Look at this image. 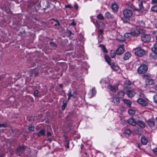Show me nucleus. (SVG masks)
I'll list each match as a JSON object with an SVG mask.
<instances>
[{
    "label": "nucleus",
    "mask_w": 157,
    "mask_h": 157,
    "mask_svg": "<svg viewBox=\"0 0 157 157\" xmlns=\"http://www.w3.org/2000/svg\"><path fill=\"white\" fill-rule=\"evenodd\" d=\"M123 13L124 18L122 19V20L124 22H128L129 20V18L131 17L133 14L132 11L128 9H125L124 10Z\"/></svg>",
    "instance_id": "1"
},
{
    "label": "nucleus",
    "mask_w": 157,
    "mask_h": 157,
    "mask_svg": "<svg viewBox=\"0 0 157 157\" xmlns=\"http://www.w3.org/2000/svg\"><path fill=\"white\" fill-rule=\"evenodd\" d=\"M143 63L140 64L137 70V72L140 74H143L146 73L147 71L148 67L147 65Z\"/></svg>",
    "instance_id": "2"
},
{
    "label": "nucleus",
    "mask_w": 157,
    "mask_h": 157,
    "mask_svg": "<svg viewBox=\"0 0 157 157\" xmlns=\"http://www.w3.org/2000/svg\"><path fill=\"white\" fill-rule=\"evenodd\" d=\"M135 55L141 57L145 55L147 53L146 51L142 49L141 47H138L135 50Z\"/></svg>",
    "instance_id": "3"
},
{
    "label": "nucleus",
    "mask_w": 157,
    "mask_h": 157,
    "mask_svg": "<svg viewBox=\"0 0 157 157\" xmlns=\"http://www.w3.org/2000/svg\"><path fill=\"white\" fill-rule=\"evenodd\" d=\"M144 78L145 79L146 84V85H152L154 83V80L149 78L147 75H144Z\"/></svg>",
    "instance_id": "4"
},
{
    "label": "nucleus",
    "mask_w": 157,
    "mask_h": 157,
    "mask_svg": "<svg viewBox=\"0 0 157 157\" xmlns=\"http://www.w3.org/2000/svg\"><path fill=\"white\" fill-rule=\"evenodd\" d=\"M151 37L150 35L145 34L141 36V40L144 42H147L150 41Z\"/></svg>",
    "instance_id": "5"
},
{
    "label": "nucleus",
    "mask_w": 157,
    "mask_h": 157,
    "mask_svg": "<svg viewBox=\"0 0 157 157\" xmlns=\"http://www.w3.org/2000/svg\"><path fill=\"white\" fill-rule=\"evenodd\" d=\"M124 45H120L118 48L116 50V54L118 55L122 54L124 51V48L123 47Z\"/></svg>",
    "instance_id": "6"
},
{
    "label": "nucleus",
    "mask_w": 157,
    "mask_h": 157,
    "mask_svg": "<svg viewBox=\"0 0 157 157\" xmlns=\"http://www.w3.org/2000/svg\"><path fill=\"white\" fill-rule=\"evenodd\" d=\"M124 86L127 88H131L133 86V83L129 80H126L124 83Z\"/></svg>",
    "instance_id": "7"
},
{
    "label": "nucleus",
    "mask_w": 157,
    "mask_h": 157,
    "mask_svg": "<svg viewBox=\"0 0 157 157\" xmlns=\"http://www.w3.org/2000/svg\"><path fill=\"white\" fill-rule=\"evenodd\" d=\"M126 6L128 8L132 9L134 11L139 12L140 10L136 8L134 5L131 2H127L126 3Z\"/></svg>",
    "instance_id": "8"
},
{
    "label": "nucleus",
    "mask_w": 157,
    "mask_h": 157,
    "mask_svg": "<svg viewBox=\"0 0 157 157\" xmlns=\"http://www.w3.org/2000/svg\"><path fill=\"white\" fill-rule=\"evenodd\" d=\"M137 101L138 103L143 106H145L147 104V101L142 98L138 99Z\"/></svg>",
    "instance_id": "9"
},
{
    "label": "nucleus",
    "mask_w": 157,
    "mask_h": 157,
    "mask_svg": "<svg viewBox=\"0 0 157 157\" xmlns=\"http://www.w3.org/2000/svg\"><path fill=\"white\" fill-rule=\"evenodd\" d=\"M111 68L115 71H117L120 69V67L114 63H112L109 65Z\"/></svg>",
    "instance_id": "10"
},
{
    "label": "nucleus",
    "mask_w": 157,
    "mask_h": 157,
    "mask_svg": "<svg viewBox=\"0 0 157 157\" xmlns=\"http://www.w3.org/2000/svg\"><path fill=\"white\" fill-rule=\"evenodd\" d=\"M128 122L130 124L133 126H136L137 123L134 119L133 118H129L128 120Z\"/></svg>",
    "instance_id": "11"
},
{
    "label": "nucleus",
    "mask_w": 157,
    "mask_h": 157,
    "mask_svg": "<svg viewBox=\"0 0 157 157\" xmlns=\"http://www.w3.org/2000/svg\"><path fill=\"white\" fill-rule=\"evenodd\" d=\"M74 94L73 93L72 94L71 91V90H69L68 94H67L68 96V100H69L71 97H73L74 98H75L77 97L76 94L75 93V92H74Z\"/></svg>",
    "instance_id": "12"
},
{
    "label": "nucleus",
    "mask_w": 157,
    "mask_h": 157,
    "mask_svg": "<svg viewBox=\"0 0 157 157\" xmlns=\"http://www.w3.org/2000/svg\"><path fill=\"white\" fill-rule=\"evenodd\" d=\"M147 123L148 125L151 127H153L155 126V122L154 120L153 119H149L147 121Z\"/></svg>",
    "instance_id": "13"
},
{
    "label": "nucleus",
    "mask_w": 157,
    "mask_h": 157,
    "mask_svg": "<svg viewBox=\"0 0 157 157\" xmlns=\"http://www.w3.org/2000/svg\"><path fill=\"white\" fill-rule=\"evenodd\" d=\"M25 149V147L24 146H21L17 148L16 151V152L19 154H21L23 152Z\"/></svg>",
    "instance_id": "14"
},
{
    "label": "nucleus",
    "mask_w": 157,
    "mask_h": 157,
    "mask_svg": "<svg viewBox=\"0 0 157 157\" xmlns=\"http://www.w3.org/2000/svg\"><path fill=\"white\" fill-rule=\"evenodd\" d=\"M131 56V54L129 52L125 53L124 55L123 59L124 60L129 59Z\"/></svg>",
    "instance_id": "15"
},
{
    "label": "nucleus",
    "mask_w": 157,
    "mask_h": 157,
    "mask_svg": "<svg viewBox=\"0 0 157 157\" xmlns=\"http://www.w3.org/2000/svg\"><path fill=\"white\" fill-rule=\"evenodd\" d=\"M105 16L107 19H112L114 18V16L109 12H107L105 14Z\"/></svg>",
    "instance_id": "16"
},
{
    "label": "nucleus",
    "mask_w": 157,
    "mask_h": 157,
    "mask_svg": "<svg viewBox=\"0 0 157 157\" xmlns=\"http://www.w3.org/2000/svg\"><path fill=\"white\" fill-rule=\"evenodd\" d=\"M136 93L133 91L128 90L127 91V94L130 98L133 97L135 95Z\"/></svg>",
    "instance_id": "17"
},
{
    "label": "nucleus",
    "mask_w": 157,
    "mask_h": 157,
    "mask_svg": "<svg viewBox=\"0 0 157 157\" xmlns=\"http://www.w3.org/2000/svg\"><path fill=\"white\" fill-rule=\"evenodd\" d=\"M141 141L142 144L143 145H146L147 144L148 140L144 136H143L141 138Z\"/></svg>",
    "instance_id": "18"
},
{
    "label": "nucleus",
    "mask_w": 157,
    "mask_h": 157,
    "mask_svg": "<svg viewBox=\"0 0 157 157\" xmlns=\"http://www.w3.org/2000/svg\"><path fill=\"white\" fill-rule=\"evenodd\" d=\"M107 87L111 91L113 92H115L116 90L118 89V86H117L113 87L110 85H108L107 86Z\"/></svg>",
    "instance_id": "19"
},
{
    "label": "nucleus",
    "mask_w": 157,
    "mask_h": 157,
    "mask_svg": "<svg viewBox=\"0 0 157 157\" xmlns=\"http://www.w3.org/2000/svg\"><path fill=\"white\" fill-rule=\"evenodd\" d=\"M137 123L138 125L142 128H144L145 126V123L141 121H138Z\"/></svg>",
    "instance_id": "20"
},
{
    "label": "nucleus",
    "mask_w": 157,
    "mask_h": 157,
    "mask_svg": "<svg viewBox=\"0 0 157 157\" xmlns=\"http://www.w3.org/2000/svg\"><path fill=\"white\" fill-rule=\"evenodd\" d=\"M132 133L131 131L128 129L125 130L124 135L126 137H128Z\"/></svg>",
    "instance_id": "21"
},
{
    "label": "nucleus",
    "mask_w": 157,
    "mask_h": 157,
    "mask_svg": "<svg viewBox=\"0 0 157 157\" xmlns=\"http://www.w3.org/2000/svg\"><path fill=\"white\" fill-rule=\"evenodd\" d=\"M112 9L114 11H117L118 10V6L117 4L114 3L112 5Z\"/></svg>",
    "instance_id": "22"
},
{
    "label": "nucleus",
    "mask_w": 157,
    "mask_h": 157,
    "mask_svg": "<svg viewBox=\"0 0 157 157\" xmlns=\"http://www.w3.org/2000/svg\"><path fill=\"white\" fill-rule=\"evenodd\" d=\"M112 102L115 104H118L120 102L119 99L117 97H113V98Z\"/></svg>",
    "instance_id": "23"
},
{
    "label": "nucleus",
    "mask_w": 157,
    "mask_h": 157,
    "mask_svg": "<svg viewBox=\"0 0 157 157\" xmlns=\"http://www.w3.org/2000/svg\"><path fill=\"white\" fill-rule=\"evenodd\" d=\"M45 130L44 129H42L40 132L37 133V135L39 137H40L41 136L43 135H45Z\"/></svg>",
    "instance_id": "24"
},
{
    "label": "nucleus",
    "mask_w": 157,
    "mask_h": 157,
    "mask_svg": "<svg viewBox=\"0 0 157 157\" xmlns=\"http://www.w3.org/2000/svg\"><path fill=\"white\" fill-rule=\"evenodd\" d=\"M123 101L127 105L128 107H130L132 103L131 101L129 100L125 99H123Z\"/></svg>",
    "instance_id": "25"
},
{
    "label": "nucleus",
    "mask_w": 157,
    "mask_h": 157,
    "mask_svg": "<svg viewBox=\"0 0 157 157\" xmlns=\"http://www.w3.org/2000/svg\"><path fill=\"white\" fill-rule=\"evenodd\" d=\"M149 56L151 58L154 59H157V53L155 52L150 53Z\"/></svg>",
    "instance_id": "26"
},
{
    "label": "nucleus",
    "mask_w": 157,
    "mask_h": 157,
    "mask_svg": "<svg viewBox=\"0 0 157 157\" xmlns=\"http://www.w3.org/2000/svg\"><path fill=\"white\" fill-rule=\"evenodd\" d=\"M143 1H138V5L139 7L140 11V9L141 10H143L144 9V7L143 6Z\"/></svg>",
    "instance_id": "27"
},
{
    "label": "nucleus",
    "mask_w": 157,
    "mask_h": 157,
    "mask_svg": "<svg viewBox=\"0 0 157 157\" xmlns=\"http://www.w3.org/2000/svg\"><path fill=\"white\" fill-rule=\"evenodd\" d=\"M105 61L107 62L109 65L111 64V63H110L111 59L107 55H105Z\"/></svg>",
    "instance_id": "28"
},
{
    "label": "nucleus",
    "mask_w": 157,
    "mask_h": 157,
    "mask_svg": "<svg viewBox=\"0 0 157 157\" xmlns=\"http://www.w3.org/2000/svg\"><path fill=\"white\" fill-rule=\"evenodd\" d=\"M133 35L132 33H126L124 34V37L129 38L131 37Z\"/></svg>",
    "instance_id": "29"
},
{
    "label": "nucleus",
    "mask_w": 157,
    "mask_h": 157,
    "mask_svg": "<svg viewBox=\"0 0 157 157\" xmlns=\"http://www.w3.org/2000/svg\"><path fill=\"white\" fill-rule=\"evenodd\" d=\"M137 24L140 26L143 27H145V23L143 21H139L138 22Z\"/></svg>",
    "instance_id": "30"
},
{
    "label": "nucleus",
    "mask_w": 157,
    "mask_h": 157,
    "mask_svg": "<svg viewBox=\"0 0 157 157\" xmlns=\"http://www.w3.org/2000/svg\"><path fill=\"white\" fill-rule=\"evenodd\" d=\"M117 39L121 41H124L125 40V38L122 35H119L117 36Z\"/></svg>",
    "instance_id": "31"
},
{
    "label": "nucleus",
    "mask_w": 157,
    "mask_h": 157,
    "mask_svg": "<svg viewBox=\"0 0 157 157\" xmlns=\"http://www.w3.org/2000/svg\"><path fill=\"white\" fill-rule=\"evenodd\" d=\"M151 50L154 52H157V43L154 44L153 47L151 48Z\"/></svg>",
    "instance_id": "32"
},
{
    "label": "nucleus",
    "mask_w": 157,
    "mask_h": 157,
    "mask_svg": "<svg viewBox=\"0 0 157 157\" xmlns=\"http://www.w3.org/2000/svg\"><path fill=\"white\" fill-rule=\"evenodd\" d=\"M116 54V52H115L113 50L111 51L110 55L111 58H114L115 57Z\"/></svg>",
    "instance_id": "33"
},
{
    "label": "nucleus",
    "mask_w": 157,
    "mask_h": 157,
    "mask_svg": "<svg viewBox=\"0 0 157 157\" xmlns=\"http://www.w3.org/2000/svg\"><path fill=\"white\" fill-rule=\"evenodd\" d=\"M124 95V93L123 91H121L118 92L117 96L120 98H123Z\"/></svg>",
    "instance_id": "34"
},
{
    "label": "nucleus",
    "mask_w": 157,
    "mask_h": 157,
    "mask_svg": "<svg viewBox=\"0 0 157 157\" xmlns=\"http://www.w3.org/2000/svg\"><path fill=\"white\" fill-rule=\"evenodd\" d=\"M63 105L62 106V109L63 110L65 108L67 105V101L66 100H64L63 101Z\"/></svg>",
    "instance_id": "35"
},
{
    "label": "nucleus",
    "mask_w": 157,
    "mask_h": 157,
    "mask_svg": "<svg viewBox=\"0 0 157 157\" xmlns=\"http://www.w3.org/2000/svg\"><path fill=\"white\" fill-rule=\"evenodd\" d=\"M97 18L98 19L100 20H104V17L103 16V15L101 13L99 14L97 16Z\"/></svg>",
    "instance_id": "36"
},
{
    "label": "nucleus",
    "mask_w": 157,
    "mask_h": 157,
    "mask_svg": "<svg viewBox=\"0 0 157 157\" xmlns=\"http://www.w3.org/2000/svg\"><path fill=\"white\" fill-rule=\"evenodd\" d=\"M65 142L66 144H67L66 147L67 148H68L69 147V142L66 136H65Z\"/></svg>",
    "instance_id": "37"
},
{
    "label": "nucleus",
    "mask_w": 157,
    "mask_h": 157,
    "mask_svg": "<svg viewBox=\"0 0 157 157\" xmlns=\"http://www.w3.org/2000/svg\"><path fill=\"white\" fill-rule=\"evenodd\" d=\"M92 95L93 96H94L96 93V91L95 88H93L91 91Z\"/></svg>",
    "instance_id": "38"
},
{
    "label": "nucleus",
    "mask_w": 157,
    "mask_h": 157,
    "mask_svg": "<svg viewBox=\"0 0 157 157\" xmlns=\"http://www.w3.org/2000/svg\"><path fill=\"white\" fill-rule=\"evenodd\" d=\"M98 24L102 28H105V24L102 22H99L98 23Z\"/></svg>",
    "instance_id": "39"
},
{
    "label": "nucleus",
    "mask_w": 157,
    "mask_h": 157,
    "mask_svg": "<svg viewBox=\"0 0 157 157\" xmlns=\"http://www.w3.org/2000/svg\"><path fill=\"white\" fill-rule=\"evenodd\" d=\"M151 9L152 11L157 13V5L152 6Z\"/></svg>",
    "instance_id": "40"
},
{
    "label": "nucleus",
    "mask_w": 157,
    "mask_h": 157,
    "mask_svg": "<svg viewBox=\"0 0 157 157\" xmlns=\"http://www.w3.org/2000/svg\"><path fill=\"white\" fill-rule=\"evenodd\" d=\"M28 129L29 130H31V131H33L34 130V126L31 124H29V126Z\"/></svg>",
    "instance_id": "41"
},
{
    "label": "nucleus",
    "mask_w": 157,
    "mask_h": 157,
    "mask_svg": "<svg viewBox=\"0 0 157 157\" xmlns=\"http://www.w3.org/2000/svg\"><path fill=\"white\" fill-rule=\"evenodd\" d=\"M135 111L134 110L132 109H129L128 110V113L129 114L133 115L135 113Z\"/></svg>",
    "instance_id": "42"
},
{
    "label": "nucleus",
    "mask_w": 157,
    "mask_h": 157,
    "mask_svg": "<svg viewBox=\"0 0 157 157\" xmlns=\"http://www.w3.org/2000/svg\"><path fill=\"white\" fill-rule=\"evenodd\" d=\"M152 34L154 37H155L156 38H157V31H153L152 32Z\"/></svg>",
    "instance_id": "43"
},
{
    "label": "nucleus",
    "mask_w": 157,
    "mask_h": 157,
    "mask_svg": "<svg viewBox=\"0 0 157 157\" xmlns=\"http://www.w3.org/2000/svg\"><path fill=\"white\" fill-rule=\"evenodd\" d=\"M39 91L38 90H35L34 93V95L35 96L38 97L39 96L38 95Z\"/></svg>",
    "instance_id": "44"
},
{
    "label": "nucleus",
    "mask_w": 157,
    "mask_h": 157,
    "mask_svg": "<svg viewBox=\"0 0 157 157\" xmlns=\"http://www.w3.org/2000/svg\"><path fill=\"white\" fill-rule=\"evenodd\" d=\"M7 126V124H0V128H6Z\"/></svg>",
    "instance_id": "45"
},
{
    "label": "nucleus",
    "mask_w": 157,
    "mask_h": 157,
    "mask_svg": "<svg viewBox=\"0 0 157 157\" xmlns=\"http://www.w3.org/2000/svg\"><path fill=\"white\" fill-rule=\"evenodd\" d=\"M139 32L140 33L143 34L145 33V31L143 29H140L139 30Z\"/></svg>",
    "instance_id": "46"
},
{
    "label": "nucleus",
    "mask_w": 157,
    "mask_h": 157,
    "mask_svg": "<svg viewBox=\"0 0 157 157\" xmlns=\"http://www.w3.org/2000/svg\"><path fill=\"white\" fill-rule=\"evenodd\" d=\"M154 153L157 155V148H155L152 150Z\"/></svg>",
    "instance_id": "47"
},
{
    "label": "nucleus",
    "mask_w": 157,
    "mask_h": 157,
    "mask_svg": "<svg viewBox=\"0 0 157 157\" xmlns=\"http://www.w3.org/2000/svg\"><path fill=\"white\" fill-rule=\"evenodd\" d=\"M153 101L156 104H157V99H156V97L154 96L153 97Z\"/></svg>",
    "instance_id": "48"
},
{
    "label": "nucleus",
    "mask_w": 157,
    "mask_h": 157,
    "mask_svg": "<svg viewBox=\"0 0 157 157\" xmlns=\"http://www.w3.org/2000/svg\"><path fill=\"white\" fill-rule=\"evenodd\" d=\"M65 7L66 8H72V7L70 4L68 5H67L65 6Z\"/></svg>",
    "instance_id": "49"
},
{
    "label": "nucleus",
    "mask_w": 157,
    "mask_h": 157,
    "mask_svg": "<svg viewBox=\"0 0 157 157\" xmlns=\"http://www.w3.org/2000/svg\"><path fill=\"white\" fill-rule=\"evenodd\" d=\"M102 51H103V52H105V53H107V52H108V51L107 50H106L105 47L104 48H103V49H102Z\"/></svg>",
    "instance_id": "50"
},
{
    "label": "nucleus",
    "mask_w": 157,
    "mask_h": 157,
    "mask_svg": "<svg viewBox=\"0 0 157 157\" xmlns=\"http://www.w3.org/2000/svg\"><path fill=\"white\" fill-rule=\"evenodd\" d=\"M136 145L137 147L139 148H140V146L141 145L140 143H137L136 144Z\"/></svg>",
    "instance_id": "51"
},
{
    "label": "nucleus",
    "mask_w": 157,
    "mask_h": 157,
    "mask_svg": "<svg viewBox=\"0 0 157 157\" xmlns=\"http://www.w3.org/2000/svg\"><path fill=\"white\" fill-rule=\"evenodd\" d=\"M99 46L100 48H102V49L104 48L105 47V46H104V45L103 44H100L99 45Z\"/></svg>",
    "instance_id": "52"
},
{
    "label": "nucleus",
    "mask_w": 157,
    "mask_h": 157,
    "mask_svg": "<svg viewBox=\"0 0 157 157\" xmlns=\"http://www.w3.org/2000/svg\"><path fill=\"white\" fill-rule=\"evenodd\" d=\"M51 134L50 132H47V136L48 137L51 136Z\"/></svg>",
    "instance_id": "53"
},
{
    "label": "nucleus",
    "mask_w": 157,
    "mask_h": 157,
    "mask_svg": "<svg viewBox=\"0 0 157 157\" xmlns=\"http://www.w3.org/2000/svg\"><path fill=\"white\" fill-rule=\"evenodd\" d=\"M98 32L101 34L103 33V31L101 29H100L98 30Z\"/></svg>",
    "instance_id": "54"
},
{
    "label": "nucleus",
    "mask_w": 157,
    "mask_h": 157,
    "mask_svg": "<svg viewBox=\"0 0 157 157\" xmlns=\"http://www.w3.org/2000/svg\"><path fill=\"white\" fill-rule=\"evenodd\" d=\"M152 2L154 4H157V0H152Z\"/></svg>",
    "instance_id": "55"
},
{
    "label": "nucleus",
    "mask_w": 157,
    "mask_h": 157,
    "mask_svg": "<svg viewBox=\"0 0 157 157\" xmlns=\"http://www.w3.org/2000/svg\"><path fill=\"white\" fill-rule=\"evenodd\" d=\"M70 25H76V24L74 22V21H73L70 24Z\"/></svg>",
    "instance_id": "56"
},
{
    "label": "nucleus",
    "mask_w": 157,
    "mask_h": 157,
    "mask_svg": "<svg viewBox=\"0 0 157 157\" xmlns=\"http://www.w3.org/2000/svg\"><path fill=\"white\" fill-rule=\"evenodd\" d=\"M74 7L76 9H77L78 8V5L77 4H75V5L74 6Z\"/></svg>",
    "instance_id": "57"
},
{
    "label": "nucleus",
    "mask_w": 157,
    "mask_h": 157,
    "mask_svg": "<svg viewBox=\"0 0 157 157\" xmlns=\"http://www.w3.org/2000/svg\"><path fill=\"white\" fill-rule=\"evenodd\" d=\"M39 74V73L38 72H37L35 74V76H36L38 75V74Z\"/></svg>",
    "instance_id": "58"
},
{
    "label": "nucleus",
    "mask_w": 157,
    "mask_h": 157,
    "mask_svg": "<svg viewBox=\"0 0 157 157\" xmlns=\"http://www.w3.org/2000/svg\"><path fill=\"white\" fill-rule=\"evenodd\" d=\"M4 155L3 153L1 154L0 155V157H3L4 156Z\"/></svg>",
    "instance_id": "59"
},
{
    "label": "nucleus",
    "mask_w": 157,
    "mask_h": 157,
    "mask_svg": "<svg viewBox=\"0 0 157 157\" xmlns=\"http://www.w3.org/2000/svg\"><path fill=\"white\" fill-rule=\"evenodd\" d=\"M154 89L156 90H157V84L155 86Z\"/></svg>",
    "instance_id": "60"
},
{
    "label": "nucleus",
    "mask_w": 157,
    "mask_h": 157,
    "mask_svg": "<svg viewBox=\"0 0 157 157\" xmlns=\"http://www.w3.org/2000/svg\"><path fill=\"white\" fill-rule=\"evenodd\" d=\"M59 86L60 87H63V85L62 84H59Z\"/></svg>",
    "instance_id": "61"
},
{
    "label": "nucleus",
    "mask_w": 157,
    "mask_h": 157,
    "mask_svg": "<svg viewBox=\"0 0 157 157\" xmlns=\"http://www.w3.org/2000/svg\"><path fill=\"white\" fill-rule=\"evenodd\" d=\"M155 27L156 28H157V22H156V23H155Z\"/></svg>",
    "instance_id": "62"
},
{
    "label": "nucleus",
    "mask_w": 157,
    "mask_h": 157,
    "mask_svg": "<svg viewBox=\"0 0 157 157\" xmlns=\"http://www.w3.org/2000/svg\"><path fill=\"white\" fill-rule=\"evenodd\" d=\"M53 44V43L52 42H50V44Z\"/></svg>",
    "instance_id": "63"
},
{
    "label": "nucleus",
    "mask_w": 157,
    "mask_h": 157,
    "mask_svg": "<svg viewBox=\"0 0 157 157\" xmlns=\"http://www.w3.org/2000/svg\"><path fill=\"white\" fill-rule=\"evenodd\" d=\"M156 42H157V38H156Z\"/></svg>",
    "instance_id": "64"
}]
</instances>
